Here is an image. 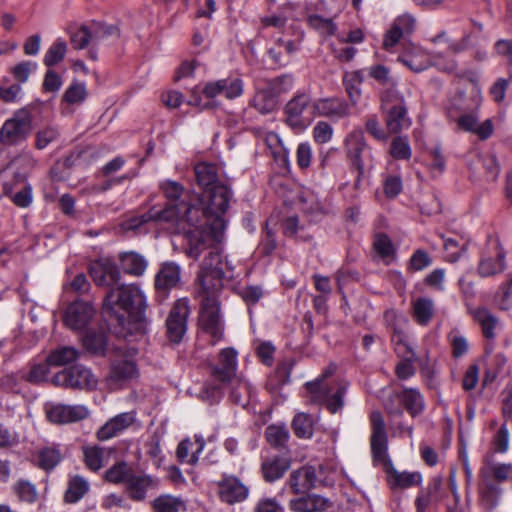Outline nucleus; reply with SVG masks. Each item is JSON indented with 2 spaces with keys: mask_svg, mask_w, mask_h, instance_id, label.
Returning <instances> with one entry per match:
<instances>
[{
  "mask_svg": "<svg viewBox=\"0 0 512 512\" xmlns=\"http://www.w3.org/2000/svg\"><path fill=\"white\" fill-rule=\"evenodd\" d=\"M289 509L293 512H322L328 506V500L317 494H306L289 501Z\"/></svg>",
  "mask_w": 512,
  "mask_h": 512,
  "instance_id": "473e14b6",
  "label": "nucleus"
},
{
  "mask_svg": "<svg viewBox=\"0 0 512 512\" xmlns=\"http://www.w3.org/2000/svg\"><path fill=\"white\" fill-rule=\"evenodd\" d=\"M26 173L15 171L13 174V181H5L3 183V194L11 198V201L20 208H26L32 203V187L30 184H25L24 187L13 193L15 186L26 182Z\"/></svg>",
  "mask_w": 512,
  "mask_h": 512,
  "instance_id": "b1692460",
  "label": "nucleus"
},
{
  "mask_svg": "<svg viewBox=\"0 0 512 512\" xmlns=\"http://www.w3.org/2000/svg\"><path fill=\"white\" fill-rule=\"evenodd\" d=\"M479 504L487 512L494 510L501 497V488L492 479H488L487 472L479 476L478 484Z\"/></svg>",
  "mask_w": 512,
  "mask_h": 512,
  "instance_id": "cd10ccee",
  "label": "nucleus"
},
{
  "mask_svg": "<svg viewBox=\"0 0 512 512\" xmlns=\"http://www.w3.org/2000/svg\"><path fill=\"white\" fill-rule=\"evenodd\" d=\"M381 108L385 114L387 129L391 133H397L411 125L404 100L397 94L387 95V98L382 100Z\"/></svg>",
  "mask_w": 512,
  "mask_h": 512,
  "instance_id": "f8f14e48",
  "label": "nucleus"
},
{
  "mask_svg": "<svg viewBox=\"0 0 512 512\" xmlns=\"http://www.w3.org/2000/svg\"><path fill=\"white\" fill-rule=\"evenodd\" d=\"M181 279V269L174 262L163 263L155 275L154 286L158 294L166 296L167 293L175 288Z\"/></svg>",
  "mask_w": 512,
  "mask_h": 512,
  "instance_id": "bb28decb",
  "label": "nucleus"
},
{
  "mask_svg": "<svg viewBox=\"0 0 512 512\" xmlns=\"http://www.w3.org/2000/svg\"><path fill=\"white\" fill-rule=\"evenodd\" d=\"M133 469L126 462L121 461L115 463L105 472V480L113 484L124 483L126 485L128 478L132 474Z\"/></svg>",
  "mask_w": 512,
  "mask_h": 512,
  "instance_id": "5fc2aeb1",
  "label": "nucleus"
},
{
  "mask_svg": "<svg viewBox=\"0 0 512 512\" xmlns=\"http://www.w3.org/2000/svg\"><path fill=\"white\" fill-rule=\"evenodd\" d=\"M49 366L51 365L47 361L45 363H34L28 372L20 371V378L31 384H40L47 380Z\"/></svg>",
  "mask_w": 512,
  "mask_h": 512,
  "instance_id": "4d7b16f0",
  "label": "nucleus"
},
{
  "mask_svg": "<svg viewBox=\"0 0 512 512\" xmlns=\"http://www.w3.org/2000/svg\"><path fill=\"white\" fill-rule=\"evenodd\" d=\"M411 314L420 326H428L435 316V303L429 297H418L411 301Z\"/></svg>",
  "mask_w": 512,
  "mask_h": 512,
  "instance_id": "f704fd0d",
  "label": "nucleus"
},
{
  "mask_svg": "<svg viewBox=\"0 0 512 512\" xmlns=\"http://www.w3.org/2000/svg\"><path fill=\"white\" fill-rule=\"evenodd\" d=\"M459 113L457 125L461 130L477 135L480 140H487L492 136L494 131L493 122L491 119H486L479 124V110L460 111Z\"/></svg>",
  "mask_w": 512,
  "mask_h": 512,
  "instance_id": "412c9836",
  "label": "nucleus"
},
{
  "mask_svg": "<svg viewBox=\"0 0 512 512\" xmlns=\"http://www.w3.org/2000/svg\"><path fill=\"white\" fill-rule=\"evenodd\" d=\"M82 341L84 347L94 354H103L106 349V337L102 332L89 331Z\"/></svg>",
  "mask_w": 512,
  "mask_h": 512,
  "instance_id": "bf43d9fd",
  "label": "nucleus"
},
{
  "mask_svg": "<svg viewBox=\"0 0 512 512\" xmlns=\"http://www.w3.org/2000/svg\"><path fill=\"white\" fill-rule=\"evenodd\" d=\"M290 459L283 456H275L262 462L261 470L266 482H274L283 477L290 468Z\"/></svg>",
  "mask_w": 512,
  "mask_h": 512,
  "instance_id": "e433bc0d",
  "label": "nucleus"
},
{
  "mask_svg": "<svg viewBox=\"0 0 512 512\" xmlns=\"http://www.w3.org/2000/svg\"><path fill=\"white\" fill-rule=\"evenodd\" d=\"M317 476L313 466H303L292 471L287 485L294 494L306 493L316 485Z\"/></svg>",
  "mask_w": 512,
  "mask_h": 512,
  "instance_id": "c756f323",
  "label": "nucleus"
},
{
  "mask_svg": "<svg viewBox=\"0 0 512 512\" xmlns=\"http://www.w3.org/2000/svg\"><path fill=\"white\" fill-rule=\"evenodd\" d=\"M62 460V453L58 445L46 446L37 451V466L46 472L52 471Z\"/></svg>",
  "mask_w": 512,
  "mask_h": 512,
  "instance_id": "49530a36",
  "label": "nucleus"
},
{
  "mask_svg": "<svg viewBox=\"0 0 512 512\" xmlns=\"http://www.w3.org/2000/svg\"><path fill=\"white\" fill-rule=\"evenodd\" d=\"M336 370L335 365H329L315 380L306 382L304 387L309 395L310 401L315 404L324 405L326 409L335 414L344 406V396L348 389L347 383H338L336 390L328 383Z\"/></svg>",
  "mask_w": 512,
  "mask_h": 512,
  "instance_id": "20e7f679",
  "label": "nucleus"
},
{
  "mask_svg": "<svg viewBox=\"0 0 512 512\" xmlns=\"http://www.w3.org/2000/svg\"><path fill=\"white\" fill-rule=\"evenodd\" d=\"M94 313L95 311L91 304L76 300L65 310L63 321L71 330H82L91 321Z\"/></svg>",
  "mask_w": 512,
  "mask_h": 512,
  "instance_id": "4be33fe9",
  "label": "nucleus"
},
{
  "mask_svg": "<svg viewBox=\"0 0 512 512\" xmlns=\"http://www.w3.org/2000/svg\"><path fill=\"white\" fill-rule=\"evenodd\" d=\"M474 320L479 323L485 338L493 340L495 338V328L498 319L486 307H477L470 310Z\"/></svg>",
  "mask_w": 512,
  "mask_h": 512,
  "instance_id": "c03bdc74",
  "label": "nucleus"
},
{
  "mask_svg": "<svg viewBox=\"0 0 512 512\" xmlns=\"http://www.w3.org/2000/svg\"><path fill=\"white\" fill-rule=\"evenodd\" d=\"M222 94L228 99H234L242 95L243 82L240 78L220 79Z\"/></svg>",
  "mask_w": 512,
  "mask_h": 512,
  "instance_id": "338daca9",
  "label": "nucleus"
},
{
  "mask_svg": "<svg viewBox=\"0 0 512 512\" xmlns=\"http://www.w3.org/2000/svg\"><path fill=\"white\" fill-rule=\"evenodd\" d=\"M344 150L350 164L363 174L364 164L371 158V149L365 141L361 130L351 131L344 139Z\"/></svg>",
  "mask_w": 512,
  "mask_h": 512,
  "instance_id": "ddd939ff",
  "label": "nucleus"
},
{
  "mask_svg": "<svg viewBox=\"0 0 512 512\" xmlns=\"http://www.w3.org/2000/svg\"><path fill=\"white\" fill-rule=\"evenodd\" d=\"M89 487V482L83 476H71L64 495L65 501L67 503H77L87 494Z\"/></svg>",
  "mask_w": 512,
  "mask_h": 512,
  "instance_id": "de8ad7c7",
  "label": "nucleus"
},
{
  "mask_svg": "<svg viewBox=\"0 0 512 512\" xmlns=\"http://www.w3.org/2000/svg\"><path fill=\"white\" fill-rule=\"evenodd\" d=\"M52 383L64 388L92 390L96 388L98 380L90 369L78 364L56 373Z\"/></svg>",
  "mask_w": 512,
  "mask_h": 512,
  "instance_id": "9d476101",
  "label": "nucleus"
},
{
  "mask_svg": "<svg viewBox=\"0 0 512 512\" xmlns=\"http://www.w3.org/2000/svg\"><path fill=\"white\" fill-rule=\"evenodd\" d=\"M299 43L294 40L277 39L274 46L268 50L269 57L274 64L286 66L291 56L298 51Z\"/></svg>",
  "mask_w": 512,
  "mask_h": 512,
  "instance_id": "c9c22d12",
  "label": "nucleus"
},
{
  "mask_svg": "<svg viewBox=\"0 0 512 512\" xmlns=\"http://www.w3.org/2000/svg\"><path fill=\"white\" fill-rule=\"evenodd\" d=\"M14 492L21 501L34 503L38 498L35 485L28 480H19L15 483Z\"/></svg>",
  "mask_w": 512,
  "mask_h": 512,
  "instance_id": "680f3d73",
  "label": "nucleus"
},
{
  "mask_svg": "<svg viewBox=\"0 0 512 512\" xmlns=\"http://www.w3.org/2000/svg\"><path fill=\"white\" fill-rule=\"evenodd\" d=\"M232 191L225 184H218L189 196V203L183 201L176 207L181 209L179 222L185 221V253L189 258L199 259L201 254L215 243H220L226 228L223 215L232 199Z\"/></svg>",
  "mask_w": 512,
  "mask_h": 512,
  "instance_id": "f257e3e1",
  "label": "nucleus"
},
{
  "mask_svg": "<svg viewBox=\"0 0 512 512\" xmlns=\"http://www.w3.org/2000/svg\"><path fill=\"white\" fill-rule=\"evenodd\" d=\"M391 342L395 346L397 355L402 357V360L395 366V375L400 380H407L415 375L414 361L416 360V354L409 342L408 335L395 323L392 325Z\"/></svg>",
  "mask_w": 512,
  "mask_h": 512,
  "instance_id": "6e6552de",
  "label": "nucleus"
},
{
  "mask_svg": "<svg viewBox=\"0 0 512 512\" xmlns=\"http://www.w3.org/2000/svg\"><path fill=\"white\" fill-rule=\"evenodd\" d=\"M160 189L166 199L170 202L166 207L177 205L181 206L183 201L189 203V196L195 194V192H186L180 183L173 180H165L161 182Z\"/></svg>",
  "mask_w": 512,
  "mask_h": 512,
  "instance_id": "ea45409f",
  "label": "nucleus"
},
{
  "mask_svg": "<svg viewBox=\"0 0 512 512\" xmlns=\"http://www.w3.org/2000/svg\"><path fill=\"white\" fill-rule=\"evenodd\" d=\"M253 392V387L247 380L237 378L231 390V399L237 405L246 406Z\"/></svg>",
  "mask_w": 512,
  "mask_h": 512,
  "instance_id": "864d4df0",
  "label": "nucleus"
},
{
  "mask_svg": "<svg viewBox=\"0 0 512 512\" xmlns=\"http://www.w3.org/2000/svg\"><path fill=\"white\" fill-rule=\"evenodd\" d=\"M188 301L179 299L171 308L166 319L167 337L172 343H180L187 328Z\"/></svg>",
  "mask_w": 512,
  "mask_h": 512,
  "instance_id": "4468645a",
  "label": "nucleus"
},
{
  "mask_svg": "<svg viewBox=\"0 0 512 512\" xmlns=\"http://www.w3.org/2000/svg\"><path fill=\"white\" fill-rule=\"evenodd\" d=\"M78 357V350L70 346H62L49 353L47 362L51 366H64L76 361Z\"/></svg>",
  "mask_w": 512,
  "mask_h": 512,
  "instance_id": "603ef678",
  "label": "nucleus"
},
{
  "mask_svg": "<svg viewBox=\"0 0 512 512\" xmlns=\"http://www.w3.org/2000/svg\"><path fill=\"white\" fill-rule=\"evenodd\" d=\"M393 397L402 403L413 418L421 415L426 408L424 396L417 388L403 387L400 392L394 393Z\"/></svg>",
  "mask_w": 512,
  "mask_h": 512,
  "instance_id": "2f4dec72",
  "label": "nucleus"
},
{
  "mask_svg": "<svg viewBox=\"0 0 512 512\" xmlns=\"http://www.w3.org/2000/svg\"><path fill=\"white\" fill-rule=\"evenodd\" d=\"M66 52L67 43L61 38L56 39L44 55V65L47 67H53L57 65L64 59Z\"/></svg>",
  "mask_w": 512,
  "mask_h": 512,
  "instance_id": "6e6d98bb",
  "label": "nucleus"
},
{
  "mask_svg": "<svg viewBox=\"0 0 512 512\" xmlns=\"http://www.w3.org/2000/svg\"><path fill=\"white\" fill-rule=\"evenodd\" d=\"M88 272L97 286L112 287L121 278L116 263L110 258H100L89 264Z\"/></svg>",
  "mask_w": 512,
  "mask_h": 512,
  "instance_id": "dca6fc26",
  "label": "nucleus"
},
{
  "mask_svg": "<svg viewBox=\"0 0 512 512\" xmlns=\"http://www.w3.org/2000/svg\"><path fill=\"white\" fill-rule=\"evenodd\" d=\"M390 153L395 159L407 160L411 157V148L407 138L396 137L390 147Z\"/></svg>",
  "mask_w": 512,
  "mask_h": 512,
  "instance_id": "774afa93",
  "label": "nucleus"
},
{
  "mask_svg": "<svg viewBox=\"0 0 512 512\" xmlns=\"http://www.w3.org/2000/svg\"><path fill=\"white\" fill-rule=\"evenodd\" d=\"M504 269V253L498 248L494 255L483 256L478 265V273L481 277L496 275Z\"/></svg>",
  "mask_w": 512,
  "mask_h": 512,
  "instance_id": "37998d69",
  "label": "nucleus"
},
{
  "mask_svg": "<svg viewBox=\"0 0 512 512\" xmlns=\"http://www.w3.org/2000/svg\"><path fill=\"white\" fill-rule=\"evenodd\" d=\"M483 472H487L488 479L493 478L499 482L506 481L512 473V464L506 463H495L493 455L488 454L484 457V465L479 470V476H482Z\"/></svg>",
  "mask_w": 512,
  "mask_h": 512,
  "instance_id": "79ce46f5",
  "label": "nucleus"
},
{
  "mask_svg": "<svg viewBox=\"0 0 512 512\" xmlns=\"http://www.w3.org/2000/svg\"><path fill=\"white\" fill-rule=\"evenodd\" d=\"M217 487L220 500L230 505L244 501L249 494V488L234 475L223 474Z\"/></svg>",
  "mask_w": 512,
  "mask_h": 512,
  "instance_id": "aec40b11",
  "label": "nucleus"
},
{
  "mask_svg": "<svg viewBox=\"0 0 512 512\" xmlns=\"http://www.w3.org/2000/svg\"><path fill=\"white\" fill-rule=\"evenodd\" d=\"M181 209L168 206L164 209L151 208L148 212L127 219L123 223L125 230H137L150 221L179 222Z\"/></svg>",
  "mask_w": 512,
  "mask_h": 512,
  "instance_id": "6ab92c4d",
  "label": "nucleus"
},
{
  "mask_svg": "<svg viewBox=\"0 0 512 512\" xmlns=\"http://www.w3.org/2000/svg\"><path fill=\"white\" fill-rule=\"evenodd\" d=\"M307 22L311 27L325 35H334L337 29L332 18H324L317 14L309 15Z\"/></svg>",
  "mask_w": 512,
  "mask_h": 512,
  "instance_id": "0e129e2a",
  "label": "nucleus"
},
{
  "mask_svg": "<svg viewBox=\"0 0 512 512\" xmlns=\"http://www.w3.org/2000/svg\"><path fill=\"white\" fill-rule=\"evenodd\" d=\"M138 370L135 362L126 358L116 359L112 362L109 373V381L120 384L136 378Z\"/></svg>",
  "mask_w": 512,
  "mask_h": 512,
  "instance_id": "72a5a7b5",
  "label": "nucleus"
},
{
  "mask_svg": "<svg viewBox=\"0 0 512 512\" xmlns=\"http://www.w3.org/2000/svg\"><path fill=\"white\" fill-rule=\"evenodd\" d=\"M194 171L196 182L203 191L222 184L218 179L217 167L213 164L199 163Z\"/></svg>",
  "mask_w": 512,
  "mask_h": 512,
  "instance_id": "a18cd8bd",
  "label": "nucleus"
},
{
  "mask_svg": "<svg viewBox=\"0 0 512 512\" xmlns=\"http://www.w3.org/2000/svg\"><path fill=\"white\" fill-rule=\"evenodd\" d=\"M83 461L85 466L96 472L104 466V459L110 454V450L98 445H83L82 448Z\"/></svg>",
  "mask_w": 512,
  "mask_h": 512,
  "instance_id": "a19ab883",
  "label": "nucleus"
},
{
  "mask_svg": "<svg viewBox=\"0 0 512 512\" xmlns=\"http://www.w3.org/2000/svg\"><path fill=\"white\" fill-rule=\"evenodd\" d=\"M205 444L204 438L198 434L194 435V442L190 438L183 439L176 449L177 459L182 463L197 464Z\"/></svg>",
  "mask_w": 512,
  "mask_h": 512,
  "instance_id": "7c9ffc66",
  "label": "nucleus"
},
{
  "mask_svg": "<svg viewBox=\"0 0 512 512\" xmlns=\"http://www.w3.org/2000/svg\"><path fill=\"white\" fill-rule=\"evenodd\" d=\"M237 355V351L231 347L220 351L218 362L209 366L210 374L214 380L226 384L236 377Z\"/></svg>",
  "mask_w": 512,
  "mask_h": 512,
  "instance_id": "f3484780",
  "label": "nucleus"
},
{
  "mask_svg": "<svg viewBox=\"0 0 512 512\" xmlns=\"http://www.w3.org/2000/svg\"><path fill=\"white\" fill-rule=\"evenodd\" d=\"M375 252L383 259L394 257L396 249L390 237L385 233H378L373 240Z\"/></svg>",
  "mask_w": 512,
  "mask_h": 512,
  "instance_id": "13d9d810",
  "label": "nucleus"
},
{
  "mask_svg": "<svg viewBox=\"0 0 512 512\" xmlns=\"http://www.w3.org/2000/svg\"><path fill=\"white\" fill-rule=\"evenodd\" d=\"M441 484L442 481L440 478H434L429 484L428 491L426 493H420L416 497L415 506L417 512H425L432 503L433 494L440 490Z\"/></svg>",
  "mask_w": 512,
  "mask_h": 512,
  "instance_id": "052dcab7",
  "label": "nucleus"
},
{
  "mask_svg": "<svg viewBox=\"0 0 512 512\" xmlns=\"http://www.w3.org/2000/svg\"><path fill=\"white\" fill-rule=\"evenodd\" d=\"M216 244L208 248L212 250L202 261L198 273V287L196 291H221L223 288L224 271L221 266L222 257L220 252L214 247Z\"/></svg>",
  "mask_w": 512,
  "mask_h": 512,
  "instance_id": "0eeeda50",
  "label": "nucleus"
},
{
  "mask_svg": "<svg viewBox=\"0 0 512 512\" xmlns=\"http://www.w3.org/2000/svg\"><path fill=\"white\" fill-rule=\"evenodd\" d=\"M135 420V411L120 413L102 425L97 430L96 437L99 441H106L116 437L119 433L130 427L135 422Z\"/></svg>",
  "mask_w": 512,
  "mask_h": 512,
  "instance_id": "a878e982",
  "label": "nucleus"
},
{
  "mask_svg": "<svg viewBox=\"0 0 512 512\" xmlns=\"http://www.w3.org/2000/svg\"><path fill=\"white\" fill-rule=\"evenodd\" d=\"M372 426L371 434V452L375 464L382 463L387 473V481L392 489H406L412 486H418L422 483V475L419 472H399L397 471L391 459L388 457V439L385 429V422L379 411H373L370 414Z\"/></svg>",
  "mask_w": 512,
  "mask_h": 512,
  "instance_id": "f03ea898",
  "label": "nucleus"
},
{
  "mask_svg": "<svg viewBox=\"0 0 512 512\" xmlns=\"http://www.w3.org/2000/svg\"><path fill=\"white\" fill-rule=\"evenodd\" d=\"M363 72V70H354L345 72L343 75L342 82L345 92L349 98L348 103L350 106H356L360 101L362 95L361 85L364 81Z\"/></svg>",
  "mask_w": 512,
  "mask_h": 512,
  "instance_id": "4c0bfd02",
  "label": "nucleus"
},
{
  "mask_svg": "<svg viewBox=\"0 0 512 512\" xmlns=\"http://www.w3.org/2000/svg\"><path fill=\"white\" fill-rule=\"evenodd\" d=\"M315 419L312 415L298 413L292 421V429L298 438L309 439L314 433Z\"/></svg>",
  "mask_w": 512,
  "mask_h": 512,
  "instance_id": "3c124183",
  "label": "nucleus"
},
{
  "mask_svg": "<svg viewBox=\"0 0 512 512\" xmlns=\"http://www.w3.org/2000/svg\"><path fill=\"white\" fill-rule=\"evenodd\" d=\"M86 97V86L84 83L78 81H73L63 94V100L68 104L82 103Z\"/></svg>",
  "mask_w": 512,
  "mask_h": 512,
  "instance_id": "e2e57ef3",
  "label": "nucleus"
},
{
  "mask_svg": "<svg viewBox=\"0 0 512 512\" xmlns=\"http://www.w3.org/2000/svg\"><path fill=\"white\" fill-rule=\"evenodd\" d=\"M160 480L145 473H135L134 471L128 478L125 485L128 496L133 501H143L150 490L158 489Z\"/></svg>",
  "mask_w": 512,
  "mask_h": 512,
  "instance_id": "5701e85b",
  "label": "nucleus"
},
{
  "mask_svg": "<svg viewBox=\"0 0 512 512\" xmlns=\"http://www.w3.org/2000/svg\"><path fill=\"white\" fill-rule=\"evenodd\" d=\"M32 130L31 119L26 112H17L7 119L0 129V143L17 146L24 142Z\"/></svg>",
  "mask_w": 512,
  "mask_h": 512,
  "instance_id": "9b49d317",
  "label": "nucleus"
},
{
  "mask_svg": "<svg viewBox=\"0 0 512 512\" xmlns=\"http://www.w3.org/2000/svg\"><path fill=\"white\" fill-rule=\"evenodd\" d=\"M290 433L285 425L272 424L265 429L266 441L276 449H285Z\"/></svg>",
  "mask_w": 512,
  "mask_h": 512,
  "instance_id": "8fccbe9b",
  "label": "nucleus"
},
{
  "mask_svg": "<svg viewBox=\"0 0 512 512\" xmlns=\"http://www.w3.org/2000/svg\"><path fill=\"white\" fill-rule=\"evenodd\" d=\"M151 507L154 512H179L185 509V503L181 497L161 494L152 501Z\"/></svg>",
  "mask_w": 512,
  "mask_h": 512,
  "instance_id": "09e8293b",
  "label": "nucleus"
},
{
  "mask_svg": "<svg viewBox=\"0 0 512 512\" xmlns=\"http://www.w3.org/2000/svg\"><path fill=\"white\" fill-rule=\"evenodd\" d=\"M116 306L128 314V318L134 323L136 330H145L147 325V299L138 285H120L116 289H111L105 297L103 312L115 315L118 323L124 325L125 316L115 311Z\"/></svg>",
  "mask_w": 512,
  "mask_h": 512,
  "instance_id": "7ed1b4c3",
  "label": "nucleus"
},
{
  "mask_svg": "<svg viewBox=\"0 0 512 512\" xmlns=\"http://www.w3.org/2000/svg\"><path fill=\"white\" fill-rule=\"evenodd\" d=\"M46 415L50 422L56 424H68L81 421L88 417L89 410L85 405H46Z\"/></svg>",
  "mask_w": 512,
  "mask_h": 512,
  "instance_id": "a211bd4d",
  "label": "nucleus"
},
{
  "mask_svg": "<svg viewBox=\"0 0 512 512\" xmlns=\"http://www.w3.org/2000/svg\"><path fill=\"white\" fill-rule=\"evenodd\" d=\"M221 291H196L200 303L199 325L213 338L212 344L223 338L224 324L218 300Z\"/></svg>",
  "mask_w": 512,
  "mask_h": 512,
  "instance_id": "39448f33",
  "label": "nucleus"
},
{
  "mask_svg": "<svg viewBox=\"0 0 512 512\" xmlns=\"http://www.w3.org/2000/svg\"><path fill=\"white\" fill-rule=\"evenodd\" d=\"M415 29V19L409 14L397 17L384 36L383 47L386 50L393 48L402 37L410 35Z\"/></svg>",
  "mask_w": 512,
  "mask_h": 512,
  "instance_id": "c85d7f7f",
  "label": "nucleus"
},
{
  "mask_svg": "<svg viewBox=\"0 0 512 512\" xmlns=\"http://www.w3.org/2000/svg\"><path fill=\"white\" fill-rule=\"evenodd\" d=\"M398 61L414 73H420L433 65L432 54L411 42L402 44Z\"/></svg>",
  "mask_w": 512,
  "mask_h": 512,
  "instance_id": "2eb2a0df",
  "label": "nucleus"
},
{
  "mask_svg": "<svg viewBox=\"0 0 512 512\" xmlns=\"http://www.w3.org/2000/svg\"><path fill=\"white\" fill-rule=\"evenodd\" d=\"M313 112L315 116L338 120L351 114V106L342 98H323L314 101Z\"/></svg>",
  "mask_w": 512,
  "mask_h": 512,
  "instance_id": "393cba45",
  "label": "nucleus"
},
{
  "mask_svg": "<svg viewBox=\"0 0 512 512\" xmlns=\"http://www.w3.org/2000/svg\"><path fill=\"white\" fill-rule=\"evenodd\" d=\"M118 259L124 273L136 277L142 276L148 266L145 257L134 251L122 252L119 254Z\"/></svg>",
  "mask_w": 512,
  "mask_h": 512,
  "instance_id": "58836bf2",
  "label": "nucleus"
},
{
  "mask_svg": "<svg viewBox=\"0 0 512 512\" xmlns=\"http://www.w3.org/2000/svg\"><path fill=\"white\" fill-rule=\"evenodd\" d=\"M482 103L481 88L478 76L474 71H466L459 76L455 94L451 97L450 105L456 111L479 110Z\"/></svg>",
  "mask_w": 512,
  "mask_h": 512,
  "instance_id": "423d86ee",
  "label": "nucleus"
},
{
  "mask_svg": "<svg viewBox=\"0 0 512 512\" xmlns=\"http://www.w3.org/2000/svg\"><path fill=\"white\" fill-rule=\"evenodd\" d=\"M443 248L445 260L454 263L461 257L465 250V245L460 244L453 238H443Z\"/></svg>",
  "mask_w": 512,
  "mask_h": 512,
  "instance_id": "69168bd1",
  "label": "nucleus"
},
{
  "mask_svg": "<svg viewBox=\"0 0 512 512\" xmlns=\"http://www.w3.org/2000/svg\"><path fill=\"white\" fill-rule=\"evenodd\" d=\"M314 101L307 93H297L285 105L286 124L294 130H304L315 117Z\"/></svg>",
  "mask_w": 512,
  "mask_h": 512,
  "instance_id": "1a4fd4ad",
  "label": "nucleus"
}]
</instances>
